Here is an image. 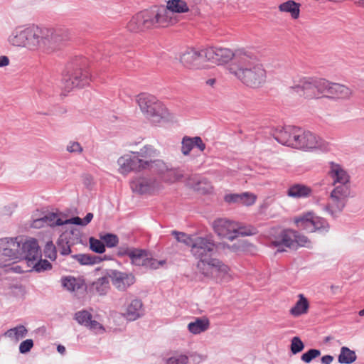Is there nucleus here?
<instances>
[{"label":"nucleus","mask_w":364,"mask_h":364,"mask_svg":"<svg viewBox=\"0 0 364 364\" xmlns=\"http://www.w3.org/2000/svg\"><path fill=\"white\" fill-rule=\"evenodd\" d=\"M188 11L184 0H168L166 6L156 5L137 13L127 23V28L131 32L137 33L151 28L168 27L178 21L174 14Z\"/></svg>","instance_id":"f257e3e1"},{"label":"nucleus","mask_w":364,"mask_h":364,"mask_svg":"<svg viewBox=\"0 0 364 364\" xmlns=\"http://www.w3.org/2000/svg\"><path fill=\"white\" fill-rule=\"evenodd\" d=\"M290 94L296 93L307 99H349L353 91L348 87L317 77H303L289 87Z\"/></svg>","instance_id":"f03ea898"},{"label":"nucleus","mask_w":364,"mask_h":364,"mask_svg":"<svg viewBox=\"0 0 364 364\" xmlns=\"http://www.w3.org/2000/svg\"><path fill=\"white\" fill-rule=\"evenodd\" d=\"M328 175L334 188L330 193L324 210L335 217L343 210L351 196L350 176L342 166L334 162L329 163Z\"/></svg>","instance_id":"7ed1b4c3"},{"label":"nucleus","mask_w":364,"mask_h":364,"mask_svg":"<svg viewBox=\"0 0 364 364\" xmlns=\"http://www.w3.org/2000/svg\"><path fill=\"white\" fill-rule=\"evenodd\" d=\"M236 58L239 64H230V73L247 87L253 89L262 87L267 80V73L262 64L256 63L253 60V53L250 51H239Z\"/></svg>","instance_id":"20e7f679"},{"label":"nucleus","mask_w":364,"mask_h":364,"mask_svg":"<svg viewBox=\"0 0 364 364\" xmlns=\"http://www.w3.org/2000/svg\"><path fill=\"white\" fill-rule=\"evenodd\" d=\"M275 139L282 144L301 150H311L322 146V140L315 134L296 126L280 130Z\"/></svg>","instance_id":"39448f33"},{"label":"nucleus","mask_w":364,"mask_h":364,"mask_svg":"<svg viewBox=\"0 0 364 364\" xmlns=\"http://www.w3.org/2000/svg\"><path fill=\"white\" fill-rule=\"evenodd\" d=\"M37 252V240H26L22 237L0 239V261L16 260L26 257L28 253Z\"/></svg>","instance_id":"423d86ee"},{"label":"nucleus","mask_w":364,"mask_h":364,"mask_svg":"<svg viewBox=\"0 0 364 364\" xmlns=\"http://www.w3.org/2000/svg\"><path fill=\"white\" fill-rule=\"evenodd\" d=\"M87 60L85 58L80 57L69 64L67 73L63 75V88L70 92L75 87H82L87 85L92 75L87 68Z\"/></svg>","instance_id":"0eeeda50"},{"label":"nucleus","mask_w":364,"mask_h":364,"mask_svg":"<svg viewBox=\"0 0 364 364\" xmlns=\"http://www.w3.org/2000/svg\"><path fill=\"white\" fill-rule=\"evenodd\" d=\"M196 267L202 274L215 279L217 282H228L231 279L229 267L217 258L198 261Z\"/></svg>","instance_id":"6e6552de"},{"label":"nucleus","mask_w":364,"mask_h":364,"mask_svg":"<svg viewBox=\"0 0 364 364\" xmlns=\"http://www.w3.org/2000/svg\"><path fill=\"white\" fill-rule=\"evenodd\" d=\"M294 220L299 229L307 232L318 231L323 233L329 230L328 222L324 218L316 216L312 212L303 213L296 217Z\"/></svg>","instance_id":"1a4fd4ad"},{"label":"nucleus","mask_w":364,"mask_h":364,"mask_svg":"<svg viewBox=\"0 0 364 364\" xmlns=\"http://www.w3.org/2000/svg\"><path fill=\"white\" fill-rule=\"evenodd\" d=\"M41 29L38 27L28 28L14 36H11L9 41L16 46L27 47L31 50L41 48Z\"/></svg>","instance_id":"9d476101"},{"label":"nucleus","mask_w":364,"mask_h":364,"mask_svg":"<svg viewBox=\"0 0 364 364\" xmlns=\"http://www.w3.org/2000/svg\"><path fill=\"white\" fill-rule=\"evenodd\" d=\"M190 248L192 255L198 261H207L212 257L216 244L212 235H196Z\"/></svg>","instance_id":"9b49d317"},{"label":"nucleus","mask_w":364,"mask_h":364,"mask_svg":"<svg viewBox=\"0 0 364 364\" xmlns=\"http://www.w3.org/2000/svg\"><path fill=\"white\" fill-rule=\"evenodd\" d=\"M136 102L143 114H164L166 105L154 95L142 92L136 95Z\"/></svg>","instance_id":"f8f14e48"},{"label":"nucleus","mask_w":364,"mask_h":364,"mask_svg":"<svg viewBox=\"0 0 364 364\" xmlns=\"http://www.w3.org/2000/svg\"><path fill=\"white\" fill-rule=\"evenodd\" d=\"M162 187L159 181L152 176L134 177L130 182V188L138 194H152L159 191Z\"/></svg>","instance_id":"ddd939ff"},{"label":"nucleus","mask_w":364,"mask_h":364,"mask_svg":"<svg viewBox=\"0 0 364 364\" xmlns=\"http://www.w3.org/2000/svg\"><path fill=\"white\" fill-rule=\"evenodd\" d=\"M41 48L50 50L56 48L60 43L68 40L69 37L64 29L42 28Z\"/></svg>","instance_id":"4468645a"},{"label":"nucleus","mask_w":364,"mask_h":364,"mask_svg":"<svg viewBox=\"0 0 364 364\" xmlns=\"http://www.w3.org/2000/svg\"><path fill=\"white\" fill-rule=\"evenodd\" d=\"M239 51H247L245 49H237L232 52L228 48H208L205 49L207 60L211 61L218 65L227 63L232 60L230 64H239V60L236 59V54Z\"/></svg>","instance_id":"2eb2a0df"},{"label":"nucleus","mask_w":364,"mask_h":364,"mask_svg":"<svg viewBox=\"0 0 364 364\" xmlns=\"http://www.w3.org/2000/svg\"><path fill=\"white\" fill-rule=\"evenodd\" d=\"M119 172L121 174L127 175L132 171L140 172L144 170L147 165L145 160L139 159L134 152L132 154H124L117 160Z\"/></svg>","instance_id":"dca6fc26"},{"label":"nucleus","mask_w":364,"mask_h":364,"mask_svg":"<svg viewBox=\"0 0 364 364\" xmlns=\"http://www.w3.org/2000/svg\"><path fill=\"white\" fill-rule=\"evenodd\" d=\"M296 231L290 229L272 230L269 240L272 245L278 247V251H284V247L294 248Z\"/></svg>","instance_id":"f3484780"},{"label":"nucleus","mask_w":364,"mask_h":364,"mask_svg":"<svg viewBox=\"0 0 364 364\" xmlns=\"http://www.w3.org/2000/svg\"><path fill=\"white\" fill-rule=\"evenodd\" d=\"M132 264L135 266H142L151 269H156L166 263V260H159L151 257L149 253L145 250L135 248L130 255Z\"/></svg>","instance_id":"a211bd4d"},{"label":"nucleus","mask_w":364,"mask_h":364,"mask_svg":"<svg viewBox=\"0 0 364 364\" xmlns=\"http://www.w3.org/2000/svg\"><path fill=\"white\" fill-rule=\"evenodd\" d=\"M205 49L196 50L191 49L183 53L181 56V63L190 69H200L203 68V63L207 60Z\"/></svg>","instance_id":"6ab92c4d"},{"label":"nucleus","mask_w":364,"mask_h":364,"mask_svg":"<svg viewBox=\"0 0 364 364\" xmlns=\"http://www.w3.org/2000/svg\"><path fill=\"white\" fill-rule=\"evenodd\" d=\"M213 228L220 237L233 240L236 238L237 223L224 218H218L213 223Z\"/></svg>","instance_id":"aec40b11"},{"label":"nucleus","mask_w":364,"mask_h":364,"mask_svg":"<svg viewBox=\"0 0 364 364\" xmlns=\"http://www.w3.org/2000/svg\"><path fill=\"white\" fill-rule=\"evenodd\" d=\"M37 252L30 251L26 257L28 259V265L31 271L34 270L37 272H44L52 268L51 264L46 259H41V252L37 243Z\"/></svg>","instance_id":"412c9836"},{"label":"nucleus","mask_w":364,"mask_h":364,"mask_svg":"<svg viewBox=\"0 0 364 364\" xmlns=\"http://www.w3.org/2000/svg\"><path fill=\"white\" fill-rule=\"evenodd\" d=\"M111 279L113 285L119 290H125L135 282L133 274L117 271L112 272Z\"/></svg>","instance_id":"4be33fe9"},{"label":"nucleus","mask_w":364,"mask_h":364,"mask_svg":"<svg viewBox=\"0 0 364 364\" xmlns=\"http://www.w3.org/2000/svg\"><path fill=\"white\" fill-rule=\"evenodd\" d=\"M186 180L188 186L203 193H209L213 189L210 181L205 178H200L197 175L186 176Z\"/></svg>","instance_id":"5701e85b"},{"label":"nucleus","mask_w":364,"mask_h":364,"mask_svg":"<svg viewBox=\"0 0 364 364\" xmlns=\"http://www.w3.org/2000/svg\"><path fill=\"white\" fill-rule=\"evenodd\" d=\"M8 260L7 262H9ZM12 262L6 263V262L0 261V267H7L9 270L15 273H24L31 272L30 265H28V259L26 257H23L22 259L11 260Z\"/></svg>","instance_id":"b1692460"},{"label":"nucleus","mask_w":364,"mask_h":364,"mask_svg":"<svg viewBox=\"0 0 364 364\" xmlns=\"http://www.w3.org/2000/svg\"><path fill=\"white\" fill-rule=\"evenodd\" d=\"M313 190L311 187L302 184L294 183L287 190V196L293 198H305L312 195Z\"/></svg>","instance_id":"393cba45"},{"label":"nucleus","mask_w":364,"mask_h":364,"mask_svg":"<svg viewBox=\"0 0 364 364\" xmlns=\"http://www.w3.org/2000/svg\"><path fill=\"white\" fill-rule=\"evenodd\" d=\"M181 151L184 155H188L194 146L203 151L205 149V144L200 136L190 137L184 136L181 141Z\"/></svg>","instance_id":"a878e982"},{"label":"nucleus","mask_w":364,"mask_h":364,"mask_svg":"<svg viewBox=\"0 0 364 364\" xmlns=\"http://www.w3.org/2000/svg\"><path fill=\"white\" fill-rule=\"evenodd\" d=\"M125 317L129 321H135L143 315V304L140 299H134L128 305Z\"/></svg>","instance_id":"bb28decb"},{"label":"nucleus","mask_w":364,"mask_h":364,"mask_svg":"<svg viewBox=\"0 0 364 364\" xmlns=\"http://www.w3.org/2000/svg\"><path fill=\"white\" fill-rule=\"evenodd\" d=\"M301 4L294 0H288L278 6L279 11L290 14L293 19H297L300 15Z\"/></svg>","instance_id":"cd10ccee"},{"label":"nucleus","mask_w":364,"mask_h":364,"mask_svg":"<svg viewBox=\"0 0 364 364\" xmlns=\"http://www.w3.org/2000/svg\"><path fill=\"white\" fill-rule=\"evenodd\" d=\"M147 165L144 167V170H149L159 175L164 176L165 173L168 170L166 164L161 160H145Z\"/></svg>","instance_id":"c85d7f7f"},{"label":"nucleus","mask_w":364,"mask_h":364,"mask_svg":"<svg viewBox=\"0 0 364 364\" xmlns=\"http://www.w3.org/2000/svg\"><path fill=\"white\" fill-rule=\"evenodd\" d=\"M210 326V322L207 318H197L194 321L188 325V331L193 334H199L205 331Z\"/></svg>","instance_id":"c756f323"},{"label":"nucleus","mask_w":364,"mask_h":364,"mask_svg":"<svg viewBox=\"0 0 364 364\" xmlns=\"http://www.w3.org/2000/svg\"><path fill=\"white\" fill-rule=\"evenodd\" d=\"M299 299L296 301L294 307L290 309V313L294 316H299L306 314L309 309V301L303 294L299 295Z\"/></svg>","instance_id":"7c9ffc66"},{"label":"nucleus","mask_w":364,"mask_h":364,"mask_svg":"<svg viewBox=\"0 0 364 364\" xmlns=\"http://www.w3.org/2000/svg\"><path fill=\"white\" fill-rule=\"evenodd\" d=\"M61 284L66 290L69 291H75L82 287V282L73 277L67 276L61 278Z\"/></svg>","instance_id":"2f4dec72"},{"label":"nucleus","mask_w":364,"mask_h":364,"mask_svg":"<svg viewBox=\"0 0 364 364\" xmlns=\"http://www.w3.org/2000/svg\"><path fill=\"white\" fill-rule=\"evenodd\" d=\"M28 330L23 325L17 326L14 328L9 329L5 333V336L15 341H18L20 339L26 336Z\"/></svg>","instance_id":"473e14b6"},{"label":"nucleus","mask_w":364,"mask_h":364,"mask_svg":"<svg viewBox=\"0 0 364 364\" xmlns=\"http://www.w3.org/2000/svg\"><path fill=\"white\" fill-rule=\"evenodd\" d=\"M357 356L354 350L343 346L338 355V362L341 364H350L356 360Z\"/></svg>","instance_id":"72a5a7b5"},{"label":"nucleus","mask_w":364,"mask_h":364,"mask_svg":"<svg viewBox=\"0 0 364 364\" xmlns=\"http://www.w3.org/2000/svg\"><path fill=\"white\" fill-rule=\"evenodd\" d=\"M73 257L82 265L98 264L102 261V259L99 256L91 254H77L73 255Z\"/></svg>","instance_id":"f704fd0d"},{"label":"nucleus","mask_w":364,"mask_h":364,"mask_svg":"<svg viewBox=\"0 0 364 364\" xmlns=\"http://www.w3.org/2000/svg\"><path fill=\"white\" fill-rule=\"evenodd\" d=\"M139 159L150 160L158 156L157 151L151 145L143 146L139 151L134 152Z\"/></svg>","instance_id":"c9c22d12"},{"label":"nucleus","mask_w":364,"mask_h":364,"mask_svg":"<svg viewBox=\"0 0 364 364\" xmlns=\"http://www.w3.org/2000/svg\"><path fill=\"white\" fill-rule=\"evenodd\" d=\"M43 219L46 226L51 228L64 225V220L60 218L58 213H48L43 216Z\"/></svg>","instance_id":"e433bc0d"},{"label":"nucleus","mask_w":364,"mask_h":364,"mask_svg":"<svg viewBox=\"0 0 364 364\" xmlns=\"http://www.w3.org/2000/svg\"><path fill=\"white\" fill-rule=\"evenodd\" d=\"M92 287L99 294L103 295L108 289L109 279L106 277H100L93 282Z\"/></svg>","instance_id":"4c0bfd02"},{"label":"nucleus","mask_w":364,"mask_h":364,"mask_svg":"<svg viewBox=\"0 0 364 364\" xmlns=\"http://www.w3.org/2000/svg\"><path fill=\"white\" fill-rule=\"evenodd\" d=\"M172 115H149V120L155 126L165 127L172 122Z\"/></svg>","instance_id":"58836bf2"},{"label":"nucleus","mask_w":364,"mask_h":364,"mask_svg":"<svg viewBox=\"0 0 364 364\" xmlns=\"http://www.w3.org/2000/svg\"><path fill=\"white\" fill-rule=\"evenodd\" d=\"M172 235L175 236L176 240L178 242H182L189 247H191V246L195 239V237L196 236V235H188L184 232H178L176 230L172 231Z\"/></svg>","instance_id":"ea45409f"},{"label":"nucleus","mask_w":364,"mask_h":364,"mask_svg":"<svg viewBox=\"0 0 364 364\" xmlns=\"http://www.w3.org/2000/svg\"><path fill=\"white\" fill-rule=\"evenodd\" d=\"M183 177H185V176L181 171L176 169H168L167 172L165 173L164 176H163V179L166 181L173 183Z\"/></svg>","instance_id":"a19ab883"},{"label":"nucleus","mask_w":364,"mask_h":364,"mask_svg":"<svg viewBox=\"0 0 364 364\" xmlns=\"http://www.w3.org/2000/svg\"><path fill=\"white\" fill-rule=\"evenodd\" d=\"M258 232L256 228L248 225V226H239L237 223V230H236V237L238 236H250L256 235Z\"/></svg>","instance_id":"79ce46f5"},{"label":"nucleus","mask_w":364,"mask_h":364,"mask_svg":"<svg viewBox=\"0 0 364 364\" xmlns=\"http://www.w3.org/2000/svg\"><path fill=\"white\" fill-rule=\"evenodd\" d=\"M90 248L96 253H104L105 252V245L102 240H97L93 237L89 239Z\"/></svg>","instance_id":"37998d69"},{"label":"nucleus","mask_w":364,"mask_h":364,"mask_svg":"<svg viewBox=\"0 0 364 364\" xmlns=\"http://www.w3.org/2000/svg\"><path fill=\"white\" fill-rule=\"evenodd\" d=\"M74 318L79 324L86 326L92 318V315L87 311L82 310L76 312Z\"/></svg>","instance_id":"c03bdc74"},{"label":"nucleus","mask_w":364,"mask_h":364,"mask_svg":"<svg viewBox=\"0 0 364 364\" xmlns=\"http://www.w3.org/2000/svg\"><path fill=\"white\" fill-rule=\"evenodd\" d=\"M100 239L108 247H116L119 242L118 237L112 233H106L100 235Z\"/></svg>","instance_id":"a18cd8bd"},{"label":"nucleus","mask_w":364,"mask_h":364,"mask_svg":"<svg viewBox=\"0 0 364 364\" xmlns=\"http://www.w3.org/2000/svg\"><path fill=\"white\" fill-rule=\"evenodd\" d=\"M296 238L294 240V248H296L297 246L311 247V241L308 239V237L299 232L296 231Z\"/></svg>","instance_id":"49530a36"},{"label":"nucleus","mask_w":364,"mask_h":364,"mask_svg":"<svg viewBox=\"0 0 364 364\" xmlns=\"http://www.w3.org/2000/svg\"><path fill=\"white\" fill-rule=\"evenodd\" d=\"M321 355V351L318 349H310L306 353H304L301 357V359L302 361L309 363L312 361L313 359L318 357Z\"/></svg>","instance_id":"de8ad7c7"},{"label":"nucleus","mask_w":364,"mask_h":364,"mask_svg":"<svg viewBox=\"0 0 364 364\" xmlns=\"http://www.w3.org/2000/svg\"><path fill=\"white\" fill-rule=\"evenodd\" d=\"M44 253L46 257L54 260L56 259L57 250L53 242H48L44 248Z\"/></svg>","instance_id":"09e8293b"},{"label":"nucleus","mask_w":364,"mask_h":364,"mask_svg":"<svg viewBox=\"0 0 364 364\" xmlns=\"http://www.w3.org/2000/svg\"><path fill=\"white\" fill-rule=\"evenodd\" d=\"M304 343L299 337L295 336L291 339V351L292 352L293 354H296L301 352L304 349Z\"/></svg>","instance_id":"8fccbe9b"},{"label":"nucleus","mask_w":364,"mask_h":364,"mask_svg":"<svg viewBox=\"0 0 364 364\" xmlns=\"http://www.w3.org/2000/svg\"><path fill=\"white\" fill-rule=\"evenodd\" d=\"M188 357L186 355L173 356L166 360V364H187Z\"/></svg>","instance_id":"3c124183"},{"label":"nucleus","mask_w":364,"mask_h":364,"mask_svg":"<svg viewBox=\"0 0 364 364\" xmlns=\"http://www.w3.org/2000/svg\"><path fill=\"white\" fill-rule=\"evenodd\" d=\"M58 250L63 255H68L71 252L70 247L68 242L63 240H59L58 242Z\"/></svg>","instance_id":"603ef678"},{"label":"nucleus","mask_w":364,"mask_h":364,"mask_svg":"<svg viewBox=\"0 0 364 364\" xmlns=\"http://www.w3.org/2000/svg\"><path fill=\"white\" fill-rule=\"evenodd\" d=\"M255 200L256 197L255 195L248 193H244L241 194V200L240 203L245 205H251L255 203Z\"/></svg>","instance_id":"864d4df0"},{"label":"nucleus","mask_w":364,"mask_h":364,"mask_svg":"<svg viewBox=\"0 0 364 364\" xmlns=\"http://www.w3.org/2000/svg\"><path fill=\"white\" fill-rule=\"evenodd\" d=\"M66 150L70 153L81 154L83 149L77 141H70L67 146Z\"/></svg>","instance_id":"5fc2aeb1"},{"label":"nucleus","mask_w":364,"mask_h":364,"mask_svg":"<svg viewBox=\"0 0 364 364\" xmlns=\"http://www.w3.org/2000/svg\"><path fill=\"white\" fill-rule=\"evenodd\" d=\"M86 327L95 333H103L105 331V328L102 324L95 320H92V318L90 320Z\"/></svg>","instance_id":"6e6d98bb"},{"label":"nucleus","mask_w":364,"mask_h":364,"mask_svg":"<svg viewBox=\"0 0 364 364\" xmlns=\"http://www.w3.org/2000/svg\"><path fill=\"white\" fill-rule=\"evenodd\" d=\"M33 346L32 339H26L21 343L19 346V351L21 353L25 354L31 350Z\"/></svg>","instance_id":"4d7b16f0"},{"label":"nucleus","mask_w":364,"mask_h":364,"mask_svg":"<svg viewBox=\"0 0 364 364\" xmlns=\"http://www.w3.org/2000/svg\"><path fill=\"white\" fill-rule=\"evenodd\" d=\"M135 248L129 247L127 245H121L118 248V255L120 257L128 256L129 258Z\"/></svg>","instance_id":"13d9d810"},{"label":"nucleus","mask_w":364,"mask_h":364,"mask_svg":"<svg viewBox=\"0 0 364 364\" xmlns=\"http://www.w3.org/2000/svg\"><path fill=\"white\" fill-rule=\"evenodd\" d=\"M225 200L228 203H240L241 194H229L225 196Z\"/></svg>","instance_id":"bf43d9fd"},{"label":"nucleus","mask_w":364,"mask_h":364,"mask_svg":"<svg viewBox=\"0 0 364 364\" xmlns=\"http://www.w3.org/2000/svg\"><path fill=\"white\" fill-rule=\"evenodd\" d=\"M63 223H64V225H66V224H75V225H77L85 226L83 225L82 219H81L79 217H73V218H70V219H66V220H64Z\"/></svg>","instance_id":"052dcab7"},{"label":"nucleus","mask_w":364,"mask_h":364,"mask_svg":"<svg viewBox=\"0 0 364 364\" xmlns=\"http://www.w3.org/2000/svg\"><path fill=\"white\" fill-rule=\"evenodd\" d=\"M32 227L34 228H41L46 226V223L44 222L43 217L41 218L36 219L32 223Z\"/></svg>","instance_id":"680f3d73"},{"label":"nucleus","mask_w":364,"mask_h":364,"mask_svg":"<svg viewBox=\"0 0 364 364\" xmlns=\"http://www.w3.org/2000/svg\"><path fill=\"white\" fill-rule=\"evenodd\" d=\"M334 358L330 355H323L321 358V363L323 364H331L333 361Z\"/></svg>","instance_id":"e2e57ef3"},{"label":"nucleus","mask_w":364,"mask_h":364,"mask_svg":"<svg viewBox=\"0 0 364 364\" xmlns=\"http://www.w3.org/2000/svg\"><path fill=\"white\" fill-rule=\"evenodd\" d=\"M9 64V59L6 55L0 56V68L5 67Z\"/></svg>","instance_id":"0e129e2a"},{"label":"nucleus","mask_w":364,"mask_h":364,"mask_svg":"<svg viewBox=\"0 0 364 364\" xmlns=\"http://www.w3.org/2000/svg\"><path fill=\"white\" fill-rule=\"evenodd\" d=\"M93 218V214L92 213H88L86 216L82 219L83 225L85 226L88 223L91 222Z\"/></svg>","instance_id":"69168bd1"},{"label":"nucleus","mask_w":364,"mask_h":364,"mask_svg":"<svg viewBox=\"0 0 364 364\" xmlns=\"http://www.w3.org/2000/svg\"><path fill=\"white\" fill-rule=\"evenodd\" d=\"M57 350L60 354H64L65 353V348L62 345H58Z\"/></svg>","instance_id":"338daca9"},{"label":"nucleus","mask_w":364,"mask_h":364,"mask_svg":"<svg viewBox=\"0 0 364 364\" xmlns=\"http://www.w3.org/2000/svg\"><path fill=\"white\" fill-rule=\"evenodd\" d=\"M206 82L209 85H213L214 83L215 82V80L213 78H211V79L208 80Z\"/></svg>","instance_id":"774afa93"}]
</instances>
